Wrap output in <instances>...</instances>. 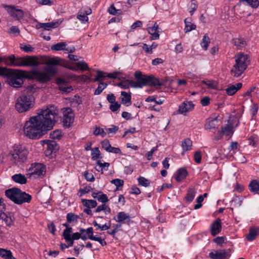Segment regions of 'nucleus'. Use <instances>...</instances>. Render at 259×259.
Segmentation results:
<instances>
[{
	"label": "nucleus",
	"mask_w": 259,
	"mask_h": 259,
	"mask_svg": "<svg viewBox=\"0 0 259 259\" xmlns=\"http://www.w3.org/2000/svg\"><path fill=\"white\" fill-rule=\"evenodd\" d=\"M97 164L99 166V168H96V170L98 171H101L102 174L103 173V170H107L110 165L108 162H101V160L97 161Z\"/></svg>",
	"instance_id": "39"
},
{
	"label": "nucleus",
	"mask_w": 259,
	"mask_h": 259,
	"mask_svg": "<svg viewBox=\"0 0 259 259\" xmlns=\"http://www.w3.org/2000/svg\"><path fill=\"white\" fill-rule=\"evenodd\" d=\"M107 76V74L106 73L100 71V70H97V75L96 77L93 79V82H97V81H100L102 80L105 79Z\"/></svg>",
	"instance_id": "41"
},
{
	"label": "nucleus",
	"mask_w": 259,
	"mask_h": 259,
	"mask_svg": "<svg viewBox=\"0 0 259 259\" xmlns=\"http://www.w3.org/2000/svg\"><path fill=\"white\" fill-rule=\"evenodd\" d=\"M236 63L230 71L231 75L235 77L240 76L249 64L250 58L247 54L239 53L235 57Z\"/></svg>",
	"instance_id": "5"
},
{
	"label": "nucleus",
	"mask_w": 259,
	"mask_h": 259,
	"mask_svg": "<svg viewBox=\"0 0 259 259\" xmlns=\"http://www.w3.org/2000/svg\"><path fill=\"white\" fill-rule=\"evenodd\" d=\"M66 44L65 42L57 43L51 47V49L55 51L65 50L66 49Z\"/></svg>",
	"instance_id": "42"
},
{
	"label": "nucleus",
	"mask_w": 259,
	"mask_h": 259,
	"mask_svg": "<svg viewBox=\"0 0 259 259\" xmlns=\"http://www.w3.org/2000/svg\"><path fill=\"white\" fill-rule=\"evenodd\" d=\"M28 79H36L40 83H46L51 80V76L46 72H42L37 69H33L28 72Z\"/></svg>",
	"instance_id": "7"
},
{
	"label": "nucleus",
	"mask_w": 259,
	"mask_h": 259,
	"mask_svg": "<svg viewBox=\"0 0 259 259\" xmlns=\"http://www.w3.org/2000/svg\"><path fill=\"white\" fill-rule=\"evenodd\" d=\"M242 87V83H237L236 85L231 84L226 89V93L229 96L234 95Z\"/></svg>",
	"instance_id": "24"
},
{
	"label": "nucleus",
	"mask_w": 259,
	"mask_h": 259,
	"mask_svg": "<svg viewBox=\"0 0 259 259\" xmlns=\"http://www.w3.org/2000/svg\"><path fill=\"white\" fill-rule=\"evenodd\" d=\"M20 192L21 189L16 187H13L6 190L5 193L7 198L16 204V201H17L18 196Z\"/></svg>",
	"instance_id": "15"
},
{
	"label": "nucleus",
	"mask_w": 259,
	"mask_h": 259,
	"mask_svg": "<svg viewBox=\"0 0 259 259\" xmlns=\"http://www.w3.org/2000/svg\"><path fill=\"white\" fill-rule=\"evenodd\" d=\"M102 147L106 151H109L111 146L110 144L109 141L107 139H105L101 142Z\"/></svg>",
	"instance_id": "57"
},
{
	"label": "nucleus",
	"mask_w": 259,
	"mask_h": 259,
	"mask_svg": "<svg viewBox=\"0 0 259 259\" xmlns=\"http://www.w3.org/2000/svg\"><path fill=\"white\" fill-rule=\"evenodd\" d=\"M138 181L139 184L142 186L147 187L150 185V182H149V180L145 178L144 177H140L138 179Z\"/></svg>",
	"instance_id": "52"
},
{
	"label": "nucleus",
	"mask_w": 259,
	"mask_h": 259,
	"mask_svg": "<svg viewBox=\"0 0 259 259\" xmlns=\"http://www.w3.org/2000/svg\"><path fill=\"white\" fill-rule=\"evenodd\" d=\"M59 25L58 22L49 23H38L36 25V29L43 28L45 30H50L52 28L57 27Z\"/></svg>",
	"instance_id": "21"
},
{
	"label": "nucleus",
	"mask_w": 259,
	"mask_h": 259,
	"mask_svg": "<svg viewBox=\"0 0 259 259\" xmlns=\"http://www.w3.org/2000/svg\"><path fill=\"white\" fill-rule=\"evenodd\" d=\"M198 8V4L196 0L191 1L190 10L189 12L191 15H193L194 12L197 10Z\"/></svg>",
	"instance_id": "53"
},
{
	"label": "nucleus",
	"mask_w": 259,
	"mask_h": 259,
	"mask_svg": "<svg viewBox=\"0 0 259 259\" xmlns=\"http://www.w3.org/2000/svg\"><path fill=\"white\" fill-rule=\"evenodd\" d=\"M32 197L30 195L25 192H23L21 190V192L18 196L17 201H16V204H22L24 203H29Z\"/></svg>",
	"instance_id": "20"
},
{
	"label": "nucleus",
	"mask_w": 259,
	"mask_h": 259,
	"mask_svg": "<svg viewBox=\"0 0 259 259\" xmlns=\"http://www.w3.org/2000/svg\"><path fill=\"white\" fill-rule=\"evenodd\" d=\"M94 134L95 136H101L102 137H104L106 135L105 132L103 128H101L99 127H96L95 130L94 131Z\"/></svg>",
	"instance_id": "56"
},
{
	"label": "nucleus",
	"mask_w": 259,
	"mask_h": 259,
	"mask_svg": "<svg viewBox=\"0 0 259 259\" xmlns=\"http://www.w3.org/2000/svg\"><path fill=\"white\" fill-rule=\"evenodd\" d=\"M194 107V104L192 101H184L179 105L178 112L184 114L191 111Z\"/></svg>",
	"instance_id": "17"
},
{
	"label": "nucleus",
	"mask_w": 259,
	"mask_h": 259,
	"mask_svg": "<svg viewBox=\"0 0 259 259\" xmlns=\"http://www.w3.org/2000/svg\"><path fill=\"white\" fill-rule=\"evenodd\" d=\"M45 70L46 73H47L49 74H50L52 75H55L57 72V69L56 68L50 66L47 67L45 69Z\"/></svg>",
	"instance_id": "63"
},
{
	"label": "nucleus",
	"mask_w": 259,
	"mask_h": 259,
	"mask_svg": "<svg viewBox=\"0 0 259 259\" xmlns=\"http://www.w3.org/2000/svg\"><path fill=\"white\" fill-rule=\"evenodd\" d=\"M28 154V150L22 145H14L10 154L11 160L16 165H19L26 161Z\"/></svg>",
	"instance_id": "6"
},
{
	"label": "nucleus",
	"mask_w": 259,
	"mask_h": 259,
	"mask_svg": "<svg viewBox=\"0 0 259 259\" xmlns=\"http://www.w3.org/2000/svg\"><path fill=\"white\" fill-rule=\"evenodd\" d=\"M97 199L98 201L101 202L102 203H106L109 201L107 195L104 194L102 191H99V194H98Z\"/></svg>",
	"instance_id": "46"
},
{
	"label": "nucleus",
	"mask_w": 259,
	"mask_h": 259,
	"mask_svg": "<svg viewBox=\"0 0 259 259\" xmlns=\"http://www.w3.org/2000/svg\"><path fill=\"white\" fill-rule=\"evenodd\" d=\"M230 249L213 250L209 253L211 259H227L230 256Z\"/></svg>",
	"instance_id": "12"
},
{
	"label": "nucleus",
	"mask_w": 259,
	"mask_h": 259,
	"mask_svg": "<svg viewBox=\"0 0 259 259\" xmlns=\"http://www.w3.org/2000/svg\"><path fill=\"white\" fill-rule=\"evenodd\" d=\"M72 239L75 240H78L79 239L81 238L82 240L85 241L87 239V237L85 235L83 234V235H81L80 232H76L72 234V237H71Z\"/></svg>",
	"instance_id": "49"
},
{
	"label": "nucleus",
	"mask_w": 259,
	"mask_h": 259,
	"mask_svg": "<svg viewBox=\"0 0 259 259\" xmlns=\"http://www.w3.org/2000/svg\"><path fill=\"white\" fill-rule=\"evenodd\" d=\"M157 150V146L153 147L150 151H148L146 154V157L149 160H151L152 158L153 154Z\"/></svg>",
	"instance_id": "60"
},
{
	"label": "nucleus",
	"mask_w": 259,
	"mask_h": 259,
	"mask_svg": "<svg viewBox=\"0 0 259 259\" xmlns=\"http://www.w3.org/2000/svg\"><path fill=\"white\" fill-rule=\"evenodd\" d=\"M147 76L142 74L141 71H137L134 73L136 80H131V87L134 88H142L147 85Z\"/></svg>",
	"instance_id": "9"
},
{
	"label": "nucleus",
	"mask_w": 259,
	"mask_h": 259,
	"mask_svg": "<svg viewBox=\"0 0 259 259\" xmlns=\"http://www.w3.org/2000/svg\"><path fill=\"white\" fill-rule=\"evenodd\" d=\"M258 235L259 227L257 226H252L249 228V233L246 236V239L249 241H252L254 240Z\"/></svg>",
	"instance_id": "23"
},
{
	"label": "nucleus",
	"mask_w": 259,
	"mask_h": 259,
	"mask_svg": "<svg viewBox=\"0 0 259 259\" xmlns=\"http://www.w3.org/2000/svg\"><path fill=\"white\" fill-rule=\"evenodd\" d=\"M130 79H126L123 81H121L120 83H118L117 85L123 89H126L131 86Z\"/></svg>",
	"instance_id": "55"
},
{
	"label": "nucleus",
	"mask_w": 259,
	"mask_h": 259,
	"mask_svg": "<svg viewBox=\"0 0 259 259\" xmlns=\"http://www.w3.org/2000/svg\"><path fill=\"white\" fill-rule=\"evenodd\" d=\"M202 83L203 84H205L207 86L208 88L211 89H214L217 87V82L212 80H203L202 81Z\"/></svg>",
	"instance_id": "45"
},
{
	"label": "nucleus",
	"mask_w": 259,
	"mask_h": 259,
	"mask_svg": "<svg viewBox=\"0 0 259 259\" xmlns=\"http://www.w3.org/2000/svg\"><path fill=\"white\" fill-rule=\"evenodd\" d=\"M111 183L113 184H114L116 187V190H118L120 187H122L123 186L124 181L121 179H115L112 180L111 181Z\"/></svg>",
	"instance_id": "51"
},
{
	"label": "nucleus",
	"mask_w": 259,
	"mask_h": 259,
	"mask_svg": "<svg viewBox=\"0 0 259 259\" xmlns=\"http://www.w3.org/2000/svg\"><path fill=\"white\" fill-rule=\"evenodd\" d=\"M79 232L82 235L83 234L85 235L87 237V239L93 240L95 236L94 235V230L92 227H89L87 229L83 228H80Z\"/></svg>",
	"instance_id": "31"
},
{
	"label": "nucleus",
	"mask_w": 259,
	"mask_h": 259,
	"mask_svg": "<svg viewBox=\"0 0 259 259\" xmlns=\"http://www.w3.org/2000/svg\"><path fill=\"white\" fill-rule=\"evenodd\" d=\"M258 110V106L257 104H253L251 106L250 112L253 117L255 116L256 115Z\"/></svg>",
	"instance_id": "64"
},
{
	"label": "nucleus",
	"mask_w": 259,
	"mask_h": 259,
	"mask_svg": "<svg viewBox=\"0 0 259 259\" xmlns=\"http://www.w3.org/2000/svg\"><path fill=\"white\" fill-rule=\"evenodd\" d=\"M210 42V39L207 35V34H205L202 38V40L201 42V46L202 48L205 50H206L208 47V44Z\"/></svg>",
	"instance_id": "43"
},
{
	"label": "nucleus",
	"mask_w": 259,
	"mask_h": 259,
	"mask_svg": "<svg viewBox=\"0 0 259 259\" xmlns=\"http://www.w3.org/2000/svg\"><path fill=\"white\" fill-rule=\"evenodd\" d=\"M59 90L64 93H70L73 90L71 86L67 87L64 85H60L59 87Z\"/></svg>",
	"instance_id": "62"
},
{
	"label": "nucleus",
	"mask_w": 259,
	"mask_h": 259,
	"mask_svg": "<svg viewBox=\"0 0 259 259\" xmlns=\"http://www.w3.org/2000/svg\"><path fill=\"white\" fill-rule=\"evenodd\" d=\"M50 137L53 139H60L62 137L61 132L60 130H55L50 133Z\"/></svg>",
	"instance_id": "50"
},
{
	"label": "nucleus",
	"mask_w": 259,
	"mask_h": 259,
	"mask_svg": "<svg viewBox=\"0 0 259 259\" xmlns=\"http://www.w3.org/2000/svg\"><path fill=\"white\" fill-rule=\"evenodd\" d=\"M222 230L221 220L217 219L210 226V233L213 236L219 234Z\"/></svg>",
	"instance_id": "18"
},
{
	"label": "nucleus",
	"mask_w": 259,
	"mask_h": 259,
	"mask_svg": "<svg viewBox=\"0 0 259 259\" xmlns=\"http://www.w3.org/2000/svg\"><path fill=\"white\" fill-rule=\"evenodd\" d=\"M47 144V147L45 151L46 155L50 158H52L53 154H55L59 150V146L54 141H48Z\"/></svg>",
	"instance_id": "14"
},
{
	"label": "nucleus",
	"mask_w": 259,
	"mask_h": 259,
	"mask_svg": "<svg viewBox=\"0 0 259 259\" xmlns=\"http://www.w3.org/2000/svg\"><path fill=\"white\" fill-rule=\"evenodd\" d=\"M57 113L51 108L41 110L38 115L31 117L23 127L24 135L30 139L41 137L47 131L51 130L57 122Z\"/></svg>",
	"instance_id": "1"
},
{
	"label": "nucleus",
	"mask_w": 259,
	"mask_h": 259,
	"mask_svg": "<svg viewBox=\"0 0 259 259\" xmlns=\"http://www.w3.org/2000/svg\"><path fill=\"white\" fill-rule=\"evenodd\" d=\"M113 220L122 224H128L131 221V217L125 212L120 211L117 213L116 216L113 218Z\"/></svg>",
	"instance_id": "19"
},
{
	"label": "nucleus",
	"mask_w": 259,
	"mask_h": 259,
	"mask_svg": "<svg viewBox=\"0 0 259 259\" xmlns=\"http://www.w3.org/2000/svg\"><path fill=\"white\" fill-rule=\"evenodd\" d=\"M79 216L74 213L69 212L66 215V220L68 223L74 224L78 222Z\"/></svg>",
	"instance_id": "35"
},
{
	"label": "nucleus",
	"mask_w": 259,
	"mask_h": 259,
	"mask_svg": "<svg viewBox=\"0 0 259 259\" xmlns=\"http://www.w3.org/2000/svg\"><path fill=\"white\" fill-rule=\"evenodd\" d=\"M121 95L122 96L121 101L123 105L128 106L132 104L131 101V93H127L124 91L121 92Z\"/></svg>",
	"instance_id": "27"
},
{
	"label": "nucleus",
	"mask_w": 259,
	"mask_h": 259,
	"mask_svg": "<svg viewBox=\"0 0 259 259\" xmlns=\"http://www.w3.org/2000/svg\"><path fill=\"white\" fill-rule=\"evenodd\" d=\"M12 179L14 182L20 184H25L27 182L26 178L21 174L13 175Z\"/></svg>",
	"instance_id": "32"
},
{
	"label": "nucleus",
	"mask_w": 259,
	"mask_h": 259,
	"mask_svg": "<svg viewBox=\"0 0 259 259\" xmlns=\"http://www.w3.org/2000/svg\"><path fill=\"white\" fill-rule=\"evenodd\" d=\"M0 76L6 77L11 87L19 88L23 84V79H28V74L25 70L0 66Z\"/></svg>",
	"instance_id": "2"
},
{
	"label": "nucleus",
	"mask_w": 259,
	"mask_h": 259,
	"mask_svg": "<svg viewBox=\"0 0 259 259\" xmlns=\"http://www.w3.org/2000/svg\"><path fill=\"white\" fill-rule=\"evenodd\" d=\"M188 175V171L185 168L182 167L177 170L176 179L177 182H181L184 180Z\"/></svg>",
	"instance_id": "29"
},
{
	"label": "nucleus",
	"mask_w": 259,
	"mask_h": 259,
	"mask_svg": "<svg viewBox=\"0 0 259 259\" xmlns=\"http://www.w3.org/2000/svg\"><path fill=\"white\" fill-rule=\"evenodd\" d=\"M248 189L250 192L255 194L259 192V179L251 180L248 185Z\"/></svg>",
	"instance_id": "25"
},
{
	"label": "nucleus",
	"mask_w": 259,
	"mask_h": 259,
	"mask_svg": "<svg viewBox=\"0 0 259 259\" xmlns=\"http://www.w3.org/2000/svg\"><path fill=\"white\" fill-rule=\"evenodd\" d=\"M28 171V175L30 177L33 176L34 178H41L46 174V165L40 163H33L31 164Z\"/></svg>",
	"instance_id": "8"
},
{
	"label": "nucleus",
	"mask_w": 259,
	"mask_h": 259,
	"mask_svg": "<svg viewBox=\"0 0 259 259\" xmlns=\"http://www.w3.org/2000/svg\"><path fill=\"white\" fill-rule=\"evenodd\" d=\"M221 130L224 135H226L227 136L232 135L234 133L233 126L232 124L222 126Z\"/></svg>",
	"instance_id": "36"
},
{
	"label": "nucleus",
	"mask_w": 259,
	"mask_h": 259,
	"mask_svg": "<svg viewBox=\"0 0 259 259\" xmlns=\"http://www.w3.org/2000/svg\"><path fill=\"white\" fill-rule=\"evenodd\" d=\"M93 190L92 187L90 186H86L82 189H80L79 192L80 193V196L86 193H88Z\"/></svg>",
	"instance_id": "61"
},
{
	"label": "nucleus",
	"mask_w": 259,
	"mask_h": 259,
	"mask_svg": "<svg viewBox=\"0 0 259 259\" xmlns=\"http://www.w3.org/2000/svg\"><path fill=\"white\" fill-rule=\"evenodd\" d=\"M195 194L196 191L194 188H189L185 197L186 201L189 202H192L195 197Z\"/></svg>",
	"instance_id": "38"
},
{
	"label": "nucleus",
	"mask_w": 259,
	"mask_h": 259,
	"mask_svg": "<svg viewBox=\"0 0 259 259\" xmlns=\"http://www.w3.org/2000/svg\"><path fill=\"white\" fill-rule=\"evenodd\" d=\"M181 146L183 150V154L185 151H189L191 149L192 141L189 138L185 139L182 141Z\"/></svg>",
	"instance_id": "34"
},
{
	"label": "nucleus",
	"mask_w": 259,
	"mask_h": 259,
	"mask_svg": "<svg viewBox=\"0 0 259 259\" xmlns=\"http://www.w3.org/2000/svg\"><path fill=\"white\" fill-rule=\"evenodd\" d=\"M59 63V58L58 57H46L44 59V63L50 66H58Z\"/></svg>",
	"instance_id": "28"
},
{
	"label": "nucleus",
	"mask_w": 259,
	"mask_h": 259,
	"mask_svg": "<svg viewBox=\"0 0 259 259\" xmlns=\"http://www.w3.org/2000/svg\"><path fill=\"white\" fill-rule=\"evenodd\" d=\"M4 63L14 67L36 66L39 64L37 58L33 56L16 57L14 55L5 56Z\"/></svg>",
	"instance_id": "4"
},
{
	"label": "nucleus",
	"mask_w": 259,
	"mask_h": 259,
	"mask_svg": "<svg viewBox=\"0 0 259 259\" xmlns=\"http://www.w3.org/2000/svg\"><path fill=\"white\" fill-rule=\"evenodd\" d=\"M219 120L217 117H209L206 119L204 128L206 130H211L218 128L219 124Z\"/></svg>",
	"instance_id": "16"
},
{
	"label": "nucleus",
	"mask_w": 259,
	"mask_h": 259,
	"mask_svg": "<svg viewBox=\"0 0 259 259\" xmlns=\"http://www.w3.org/2000/svg\"><path fill=\"white\" fill-rule=\"evenodd\" d=\"M107 84L104 82H100L98 86V88L95 90L94 95H100L102 91L106 88Z\"/></svg>",
	"instance_id": "44"
},
{
	"label": "nucleus",
	"mask_w": 259,
	"mask_h": 259,
	"mask_svg": "<svg viewBox=\"0 0 259 259\" xmlns=\"http://www.w3.org/2000/svg\"><path fill=\"white\" fill-rule=\"evenodd\" d=\"M184 23L185 27L184 31L185 33L190 32L193 30H195L196 28V26L195 24L191 22V18H187L185 19Z\"/></svg>",
	"instance_id": "30"
},
{
	"label": "nucleus",
	"mask_w": 259,
	"mask_h": 259,
	"mask_svg": "<svg viewBox=\"0 0 259 259\" xmlns=\"http://www.w3.org/2000/svg\"><path fill=\"white\" fill-rule=\"evenodd\" d=\"M202 154L200 151H196L194 155V160L196 163L199 164L201 162Z\"/></svg>",
	"instance_id": "58"
},
{
	"label": "nucleus",
	"mask_w": 259,
	"mask_h": 259,
	"mask_svg": "<svg viewBox=\"0 0 259 259\" xmlns=\"http://www.w3.org/2000/svg\"><path fill=\"white\" fill-rule=\"evenodd\" d=\"M0 256L5 259H10L12 257V253L9 250L0 248Z\"/></svg>",
	"instance_id": "40"
},
{
	"label": "nucleus",
	"mask_w": 259,
	"mask_h": 259,
	"mask_svg": "<svg viewBox=\"0 0 259 259\" xmlns=\"http://www.w3.org/2000/svg\"><path fill=\"white\" fill-rule=\"evenodd\" d=\"M9 15L17 20H21L24 17V12L21 9H17L14 6L3 5Z\"/></svg>",
	"instance_id": "11"
},
{
	"label": "nucleus",
	"mask_w": 259,
	"mask_h": 259,
	"mask_svg": "<svg viewBox=\"0 0 259 259\" xmlns=\"http://www.w3.org/2000/svg\"><path fill=\"white\" fill-rule=\"evenodd\" d=\"M101 152L98 147H95L92 149V159L93 160H96L100 157Z\"/></svg>",
	"instance_id": "48"
},
{
	"label": "nucleus",
	"mask_w": 259,
	"mask_h": 259,
	"mask_svg": "<svg viewBox=\"0 0 259 259\" xmlns=\"http://www.w3.org/2000/svg\"><path fill=\"white\" fill-rule=\"evenodd\" d=\"M147 80V85L150 86L156 87L162 86L163 85V83L158 78L155 77L153 75H148Z\"/></svg>",
	"instance_id": "26"
},
{
	"label": "nucleus",
	"mask_w": 259,
	"mask_h": 259,
	"mask_svg": "<svg viewBox=\"0 0 259 259\" xmlns=\"http://www.w3.org/2000/svg\"><path fill=\"white\" fill-rule=\"evenodd\" d=\"M81 202L83 205L88 208H93L97 206V202L95 200L82 199Z\"/></svg>",
	"instance_id": "33"
},
{
	"label": "nucleus",
	"mask_w": 259,
	"mask_h": 259,
	"mask_svg": "<svg viewBox=\"0 0 259 259\" xmlns=\"http://www.w3.org/2000/svg\"><path fill=\"white\" fill-rule=\"evenodd\" d=\"M77 67L82 71H85L89 69V67L87 63L84 61H79L75 63Z\"/></svg>",
	"instance_id": "47"
},
{
	"label": "nucleus",
	"mask_w": 259,
	"mask_h": 259,
	"mask_svg": "<svg viewBox=\"0 0 259 259\" xmlns=\"http://www.w3.org/2000/svg\"><path fill=\"white\" fill-rule=\"evenodd\" d=\"M120 106L121 105L119 103L115 102L110 105L109 109L111 111L115 112L119 109Z\"/></svg>",
	"instance_id": "59"
},
{
	"label": "nucleus",
	"mask_w": 259,
	"mask_h": 259,
	"mask_svg": "<svg viewBox=\"0 0 259 259\" xmlns=\"http://www.w3.org/2000/svg\"><path fill=\"white\" fill-rule=\"evenodd\" d=\"M63 124L65 127H69L73 123L74 119V114L70 108H66L63 109Z\"/></svg>",
	"instance_id": "10"
},
{
	"label": "nucleus",
	"mask_w": 259,
	"mask_h": 259,
	"mask_svg": "<svg viewBox=\"0 0 259 259\" xmlns=\"http://www.w3.org/2000/svg\"><path fill=\"white\" fill-rule=\"evenodd\" d=\"M90 12L89 13H85V14H79L77 16V19L83 23L87 22L88 21V17L87 16L91 13V9H90Z\"/></svg>",
	"instance_id": "54"
},
{
	"label": "nucleus",
	"mask_w": 259,
	"mask_h": 259,
	"mask_svg": "<svg viewBox=\"0 0 259 259\" xmlns=\"http://www.w3.org/2000/svg\"><path fill=\"white\" fill-rule=\"evenodd\" d=\"M231 43L236 47L237 50L242 49L247 45L245 39L241 37L233 38L231 40Z\"/></svg>",
	"instance_id": "22"
},
{
	"label": "nucleus",
	"mask_w": 259,
	"mask_h": 259,
	"mask_svg": "<svg viewBox=\"0 0 259 259\" xmlns=\"http://www.w3.org/2000/svg\"><path fill=\"white\" fill-rule=\"evenodd\" d=\"M15 218L12 212H4L3 211H0V221L4 223L7 226L11 227L14 225Z\"/></svg>",
	"instance_id": "13"
},
{
	"label": "nucleus",
	"mask_w": 259,
	"mask_h": 259,
	"mask_svg": "<svg viewBox=\"0 0 259 259\" xmlns=\"http://www.w3.org/2000/svg\"><path fill=\"white\" fill-rule=\"evenodd\" d=\"M35 91V89L33 86H28L17 99L15 108L19 112H26L33 107L34 100L33 94Z\"/></svg>",
	"instance_id": "3"
},
{
	"label": "nucleus",
	"mask_w": 259,
	"mask_h": 259,
	"mask_svg": "<svg viewBox=\"0 0 259 259\" xmlns=\"http://www.w3.org/2000/svg\"><path fill=\"white\" fill-rule=\"evenodd\" d=\"M101 211H104L105 213L107 214L111 213V210L105 203H102L101 205L97 206V208L95 210V212H99Z\"/></svg>",
	"instance_id": "37"
}]
</instances>
